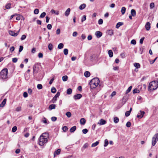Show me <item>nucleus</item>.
I'll use <instances>...</instances> for the list:
<instances>
[{"mask_svg":"<svg viewBox=\"0 0 158 158\" xmlns=\"http://www.w3.org/2000/svg\"><path fill=\"white\" fill-rule=\"evenodd\" d=\"M6 99H4L2 102L0 104V107H3L6 104Z\"/></svg>","mask_w":158,"mask_h":158,"instance_id":"obj_15","label":"nucleus"},{"mask_svg":"<svg viewBox=\"0 0 158 158\" xmlns=\"http://www.w3.org/2000/svg\"><path fill=\"white\" fill-rule=\"evenodd\" d=\"M56 91V89L55 87H52L51 89V92L52 93H55Z\"/></svg>","mask_w":158,"mask_h":158,"instance_id":"obj_38","label":"nucleus"},{"mask_svg":"<svg viewBox=\"0 0 158 158\" xmlns=\"http://www.w3.org/2000/svg\"><path fill=\"white\" fill-rule=\"evenodd\" d=\"M64 47V45L63 44L61 43L59 44L58 46V48L59 49H61L63 48Z\"/></svg>","mask_w":158,"mask_h":158,"instance_id":"obj_32","label":"nucleus"},{"mask_svg":"<svg viewBox=\"0 0 158 158\" xmlns=\"http://www.w3.org/2000/svg\"><path fill=\"white\" fill-rule=\"evenodd\" d=\"M42 122L45 123H47V119L45 118L44 117V118L42 120Z\"/></svg>","mask_w":158,"mask_h":158,"instance_id":"obj_59","label":"nucleus"},{"mask_svg":"<svg viewBox=\"0 0 158 158\" xmlns=\"http://www.w3.org/2000/svg\"><path fill=\"white\" fill-rule=\"evenodd\" d=\"M64 53L65 55H67L68 53V50L67 49L65 48L64 50Z\"/></svg>","mask_w":158,"mask_h":158,"instance_id":"obj_41","label":"nucleus"},{"mask_svg":"<svg viewBox=\"0 0 158 158\" xmlns=\"http://www.w3.org/2000/svg\"><path fill=\"white\" fill-rule=\"evenodd\" d=\"M99 82V80L98 78L96 77L93 78L90 82L89 85L91 89L96 88L98 85Z\"/></svg>","mask_w":158,"mask_h":158,"instance_id":"obj_2","label":"nucleus"},{"mask_svg":"<svg viewBox=\"0 0 158 158\" xmlns=\"http://www.w3.org/2000/svg\"><path fill=\"white\" fill-rule=\"evenodd\" d=\"M119 121V118L117 117H115L114 119V122L115 123H117Z\"/></svg>","mask_w":158,"mask_h":158,"instance_id":"obj_33","label":"nucleus"},{"mask_svg":"<svg viewBox=\"0 0 158 158\" xmlns=\"http://www.w3.org/2000/svg\"><path fill=\"white\" fill-rule=\"evenodd\" d=\"M77 35V33L76 31H74L73 33V36L74 37H76Z\"/></svg>","mask_w":158,"mask_h":158,"instance_id":"obj_63","label":"nucleus"},{"mask_svg":"<svg viewBox=\"0 0 158 158\" xmlns=\"http://www.w3.org/2000/svg\"><path fill=\"white\" fill-rule=\"evenodd\" d=\"M103 20L102 19H100L98 21V23L99 24H102L103 23Z\"/></svg>","mask_w":158,"mask_h":158,"instance_id":"obj_52","label":"nucleus"},{"mask_svg":"<svg viewBox=\"0 0 158 158\" xmlns=\"http://www.w3.org/2000/svg\"><path fill=\"white\" fill-rule=\"evenodd\" d=\"M81 97L82 95L80 94H77L73 96V98L75 100L81 98Z\"/></svg>","mask_w":158,"mask_h":158,"instance_id":"obj_10","label":"nucleus"},{"mask_svg":"<svg viewBox=\"0 0 158 158\" xmlns=\"http://www.w3.org/2000/svg\"><path fill=\"white\" fill-rule=\"evenodd\" d=\"M130 111H127L125 113V115L126 117H128L130 115Z\"/></svg>","mask_w":158,"mask_h":158,"instance_id":"obj_51","label":"nucleus"},{"mask_svg":"<svg viewBox=\"0 0 158 158\" xmlns=\"http://www.w3.org/2000/svg\"><path fill=\"white\" fill-rule=\"evenodd\" d=\"M154 3L153 2H152L150 4V7L151 9H152L154 7Z\"/></svg>","mask_w":158,"mask_h":158,"instance_id":"obj_46","label":"nucleus"},{"mask_svg":"<svg viewBox=\"0 0 158 158\" xmlns=\"http://www.w3.org/2000/svg\"><path fill=\"white\" fill-rule=\"evenodd\" d=\"M106 121L102 119H101L100 120L99 122L98 123V124H99L100 125H103L106 123Z\"/></svg>","mask_w":158,"mask_h":158,"instance_id":"obj_13","label":"nucleus"},{"mask_svg":"<svg viewBox=\"0 0 158 158\" xmlns=\"http://www.w3.org/2000/svg\"><path fill=\"white\" fill-rule=\"evenodd\" d=\"M145 27L147 31H149L150 29L151 26L150 23L149 22H147L145 25Z\"/></svg>","mask_w":158,"mask_h":158,"instance_id":"obj_12","label":"nucleus"},{"mask_svg":"<svg viewBox=\"0 0 158 158\" xmlns=\"http://www.w3.org/2000/svg\"><path fill=\"white\" fill-rule=\"evenodd\" d=\"M48 48L50 50H52L53 49V46L52 44L50 43L48 45Z\"/></svg>","mask_w":158,"mask_h":158,"instance_id":"obj_35","label":"nucleus"},{"mask_svg":"<svg viewBox=\"0 0 158 158\" xmlns=\"http://www.w3.org/2000/svg\"><path fill=\"white\" fill-rule=\"evenodd\" d=\"M33 73L34 74H36L38 73L39 70V65L38 64H35L33 67Z\"/></svg>","mask_w":158,"mask_h":158,"instance_id":"obj_6","label":"nucleus"},{"mask_svg":"<svg viewBox=\"0 0 158 158\" xmlns=\"http://www.w3.org/2000/svg\"><path fill=\"white\" fill-rule=\"evenodd\" d=\"M131 43L132 44L135 45L136 44V41L135 40H131Z\"/></svg>","mask_w":158,"mask_h":158,"instance_id":"obj_55","label":"nucleus"},{"mask_svg":"<svg viewBox=\"0 0 158 158\" xmlns=\"http://www.w3.org/2000/svg\"><path fill=\"white\" fill-rule=\"evenodd\" d=\"M123 24L122 22H118L117 23L116 26V27L117 28H118L120 26L122 25Z\"/></svg>","mask_w":158,"mask_h":158,"instance_id":"obj_27","label":"nucleus"},{"mask_svg":"<svg viewBox=\"0 0 158 158\" xmlns=\"http://www.w3.org/2000/svg\"><path fill=\"white\" fill-rule=\"evenodd\" d=\"M46 14L45 12H43L40 15V18H43L46 15Z\"/></svg>","mask_w":158,"mask_h":158,"instance_id":"obj_37","label":"nucleus"},{"mask_svg":"<svg viewBox=\"0 0 158 158\" xmlns=\"http://www.w3.org/2000/svg\"><path fill=\"white\" fill-rule=\"evenodd\" d=\"M132 87V86H131L130 87H128L127 90H126V94H127L129 92H130L131 89Z\"/></svg>","mask_w":158,"mask_h":158,"instance_id":"obj_36","label":"nucleus"},{"mask_svg":"<svg viewBox=\"0 0 158 158\" xmlns=\"http://www.w3.org/2000/svg\"><path fill=\"white\" fill-rule=\"evenodd\" d=\"M158 86V82L156 81H153L149 83L148 86V89L149 88L150 90H154L156 89Z\"/></svg>","mask_w":158,"mask_h":158,"instance_id":"obj_3","label":"nucleus"},{"mask_svg":"<svg viewBox=\"0 0 158 158\" xmlns=\"http://www.w3.org/2000/svg\"><path fill=\"white\" fill-rule=\"evenodd\" d=\"M17 129V127L15 126L13 127V128L12 129V131L13 132H15L16 131Z\"/></svg>","mask_w":158,"mask_h":158,"instance_id":"obj_43","label":"nucleus"},{"mask_svg":"<svg viewBox=\"0 0 158 158\" xmlns=\"http://www.w3.org/2000/svg\"><path fill=\"white\" fill-rule=\"evenodd\" d=\"M108 53L110 57H112L113 56V52L111 50H109L108 51Z\"/></svg>","mask_w":158,"mask_h":158,"instance_id":"obj_29","label":"nucleus"},{"mask_svg":"<svg viewBox=\"0 0 158 158\" xmlns=\"http://www.w3.org/2000/svg\"><path fill=\"white\" fill-rule=\"evenodd\" d=\"M26 37V35H23L21 36V40H24L25 39Z\"/></svg>","mask_w":158,"mask_h":158,"instance_id":"obj_50","label":"nucleus"},{"mask_svg":"<svg viewBox=\"0 0 158 158\" xmlns=\"http://www.w3.org/2000/svg\"><path fill=\"white\" fill-rule=\"evenodd\" d=\"M62 130L66 132L68 130V128L66 126H64L62 127Z\"/></svg>","mask_w":158,"mask_h":158,"instance_id":"obj_48","label":"nucleus"},{"mask_svg":"<svg viewBox=\"0 0 158 158\" xmlns=\"http://www.w3.org/2000/svg\"><path fill=\"white\" fill-rule=\"evenodd\" d=\"M34 13L35 14H38L39 13V10L38 9H35L34 11Z\"/></svg>","mask_w":158,"mask_h":158,"instance_id":"obj_47","label":"nucleus"},{"mask_svg":"<svg viewBox=\"0 0 158 158\" xmlns=\"http://www.w3.org/2000/svg\"><path fill=\"white\" fill-rule=\"evenodd\" d=\"M158 140V133L155 134L152 138V145L154 146Z\"/></svg>","mask_w":158,"mask_h":158,"instance_id":"obj_5","label":"nucleus"},{"mask_svg":"<svg viewBox=\"0 0 158 158\" xmlns=\"http://www.w3.org/2000/svg\"><path fill=\"white\" fill-rule=\"evenodd\" d=\"M68 77L67 76H64L62 77V80L63 81H65L68 80Z\"/></svg>","mask_w":158,"mask_h":158,"instance_id":"obj_34","label":"nucleus"},{"mask_svg":"<svg viewBox=\"0 0 158 158\" xmlns=\"http://www.w3.org/2000/svg\"><path fill=\"white\" fill-rule=\"evenodd\" d=\"M144 37H143L142 38H141L140 40V41H139V42H140V43L141 44H143V41L144 40Z\"/></svg>","mask_w":158,"mask_h":158,"instance_id":"obj_62","label":"nucleus"},{"mask_svg":"<svg viewBox=\"0 0 158 158\" xmlns=\"http://www.w3.org/2000/svg\"><path fill=\"white\" fill-rule=\"evenodd\" d=\"M49 138V134L48 133L45 132L43 133L39 139V144L40 146H43L46 143Z\"/></svg>","mask_w":158,"mask_h":158,"instance_id":"obj_1","label":"nucleus"},{"mask_svg":"<svg viewBox=\"0 0 158 158\" xmlns=\"http://www.w3.org/2000/svg\"><path fill=\"white\" fill-rule=\"evenodd\" d=\"M77 127L76 126H74L72 127L70 129V131L71 133H73L76 130Z\"/></svg>","mask_w":158,"mask_h":158,"instance_id":"obj_19","label":"nucleus"},{"mask_svg":"<svg viewBox=\"0 0 158 158\" xmlns=\"http://www.w3.org/2000/svg\"><path fill=\"white\" fill-rule=\"evenodd\" d=\"M57 119V118L55 117H52L51 118V120L52 121H55Z\"/></svg>","mask_w":158,"mask_h":158,"instance_id":"obj_54","label":"nucleus"},{"mask_svg":"<svg viewBox=\"0 0 158 158\" xmlns=\"http://www.w3.org/2000/svg\"><path fill=\"white\" fill-rule=\"evenodd\" d=\"M23 97H24V98H26L28 96V94L26 92H24V93H23Z\"/></svg>","mask_w":158,"mask_h":158,"instance_id":"obj_64","label":"nucleus"},{"mask_svg":"<svg viewBox=\"0 0 158 158\" xmlns=\"http://www.w3.org/2000/svg\"><path fill=\"white\" fill-rule=\"evenodd\" d=\"M99 143V142L98 141H97L93 143L91 145L92 147H95L98 145Z\"/></svg>","mask_w":158,"mask_h":158,"instance_id":"obj_25","label":"nucleus"},{"mask_svg":"<svg viewBox=\"0 0 158 158\" xmlns=\"http://www.w3.org/2000/svg\"><path fill=\"white\" fill-rule=\"evenodd\" d=\"M131 14L132 16L134 17L136 15V11L135 10L132 9L131 10Z\"/></svg>","mask_w":158,"mask_h":158,"instance_id":"obj_22","label":"nucleus"},{"mask_svg":"<svg viewBox=\"0 0 158 158\" xmlns=\"http://www.w3.org/2000/svg\"><path fill=\"white\" fill-rule=\"evenodd\" d=\"M8 73V69H2L0 73L1 78L3 79H5L7 78Z\"/></svg>","mask_w":158,"mask_h":158,"instance_id":"obj_4","label":"nucleus"},{"mask_svg":"<svg viewBox=\"0 0 158 158\" xmlns=\"http://www.w3.org/2000/svg\"><path fill=\"white\" fill-rule=\"evenodd\" d=\"M86 19V17L85 15H83V17L81 19V22H83Z\"/></svg>","mask_w":158,"mask_h":158,"instance_id":"obj_61","label":"nucleus"},{"mask_svg":"<svg viewBox=\"0 0 158 158\" xmlns=\"http://www.w3.org/2000/svg\"><path fill=\"white\" fill-rule=\"evenodd\" d=\"M70 11V8H68L66 10V11L65 13V15L66 16H68L69 14Z\"/></svg>","mask_w":158,"mask_h":158,"instance_id":"obj_21","label":"nucleus"},{"mask_svg":"<svg viewBox=\"0 0 158 158\" xmlns=\"http://www.w3.org/2000/svg\"><path fill=\"white\" fill-rule=\"evenodd\" d=\"M134 65L137 69L139 68L140 67V65L139 63H135L134 64Z\"/></svg>","mask_w":158,"mask_h":158,"instance_id":"obj_30","label":"nucleus"},{"mask_svg":"<svg viewBox=\"0 0 158 158\" xmlns=\"http://www.w3.org/2000/svg\"><path fill=\"white\" fill-rule=\"evenodd\" d=\"M108 144V142L107 139H106L104 141V147H106Z\"/></svg>","mask_w":158,"mask_h":158,"instance_id":"obj_39","label":"nucleus"},{"mask_svg":"<svg viewBox=\"0 0 158 158\" xmlns=\"http://www.w3.org/2000/svg\"><path fill=\"white\" fill-rule=\"evenodd\" d=\"M28 92L29 94H31L32 92V90L30 88L28 89Z\"/></svg>","mask_w":158,"mask_h":158,"instance_id":"obj_60","label":"nucleus"},{"mask_svg":"<svg viewBox=\"0 0 158 158\" xmlns=\"http://www.w3.org/2000/svg\"><path fill=\"white\" fill-rule=\"evenodd\" d=\"M126 8L125 7H123L121 10V12L122 15H124L126 11Z\"/></svg>","mask_w":158,"mask_h":158,"instance_id":"obj_26","label":"nucleus"},{"mask_svg":"<svg viewBox=\"0 0 158 158\" xmlns=\"http://www.w3.org/2000/svg\"><path fill=\"white\" fill-rule=\"evenodd\" d=\"M51 12H52V13H55L56 15H58L59 14V12L58 11H56L53 9L51 10Z\"/></svg>","mask_w":158,"mask_h":158,"instance_id":"obj_42","label":"nucleus"},{"mask_svg":"<svg viewBox=\"0 0 158 158\" xmlns=\"http://www.w3.org/2000/svg\"><path fill=\"white\" fill-rule=\"evenodd\" d=\"M85 120L84 118H81L80 120V123L81 124L84 125L85 123Z\"/></svg>","mask_w":158,"mask_h":158,"instance_id":"obj_20","label":"nucleus"},{"mask_svg":"<svg viewBox=\"0 0 158 158\" xmlns=\"http://www.w3.org/2000/svg\"><path fill=\"white\" fill-rule=\"evenodd\" d=\"M56 107V105L55 104H51L49 106L48 109L49 110H52L55 109Z\"/></svg>","mask_w":158,"mask_h":158,"instance_id":"obj_17","label":"nucleus"},{"mask_svg":"<svg viewBox=\"0 0 158 158\" xmlns=\"http://www.w3.org/2000/svg\"><path fill=\"white\" fill-rule=\"evenodd\" d=\"M18 60V59L17 58H14L12 59V61L14 63H16Z\"/></svg>","mask_w":158,"mask_h":158,"instance_id":"obj_56","label":"nucleus"},{"mask_svg":"<svg viewBox=\"0 0 158 158\" xmlns=\"http://www.w3.org/2000/svg\"><path fill=\"white\" fill-rule=\"evenodd\" d=\"M131 123L130 122H128L126 123V126L128 127H130Z\"/></svg>","mask_w":158,"mask_h":158,"instance_id":"obj_57","label":"nucleus"},{"mask_svg":"<svg viewBox=\"0 0 158 158\" xmlns=\"http://www.w3.org/2000/svg\"><path fill=\"white\" fill-rule=\"evenodd\" d=\"M65 114L68 118H70L71 116V114L70 112L68 111Z\"/></svg>","mask_w":158,"mask_h":158,"instance_id":"obj_40","label":"nucleus"},{"mask_svg":"<svg viewBox=\"0 0 158 158\" xmlns=\"http://www.w3.org/2000/svg\"><path fill=\"white\" fill-rule=\"evenodd\" d=\"M17 16L16 17V19L17 20H19L21 19V17L22 16L21 15L17 14V15H16Z\"/></svg>","mask_w":158,"mask_h":158,"instance_id":"obj_44","label":"nucleus"},{"mask_svg":"<svg viewBox=\"0 0 158 158\" xmlns=\"http://www.w3.org/2000/svg\"><path fill=\"white\" fill-rule=\"evenodd\" d=\"M72 89L71 88H69L67 90L66 93L68 94H70L72 93Z\"/></svg>","mask_w":158,"mask_h":158,"instance_id":"obj_31","label":"nucleus"},{"mask_svg":"<svg viewBox=\"0 0 158 158\" xmlns=\"http://www.w3.org/2000/svg\"><path fill=\"white\" fill-rule=\"evenodd\" d=\"M86 5L85 4H82L79 7V9L80 10H82L86 7Z\"/></svg>","mask_w":158,"mask_h":158,"instance_id":"obj_16","label":"nucleus"},{"mask_svg":"<svg viewBox=\"0 0 158 158\" xmlns=\"http://www.w3.org/2000/svg\"><path fill=\"white\" fill-rule=\"evenodd\" d=\"M19 30L18 32L15 33L14 31H9V33L10 35L14 36H16L18 34V33L19 32Z\"/></svg>","mask_w":158,"mask_h":158,"instance_id":"obj_9","label":"nucleus"},{"mask_svg":"<svg viewBox=\"0 0 158 158\" xmlns=\"http://www.w3.org/2000/svg\"><path fill=\"white\" fill-rule=\"evenodd\" d=\"M11 4L10 3L7 4L6 6V8L7 9H9L10 8Z\"/></svg>","mask_w":158,"mask_h":158,"instance_id":"obj_49","label":"nucleus"},{"mask_svg":"<svg viewBox=\"0 0 158 158\" xmlns=\"http://www.w3.org/2000/svg\"><path fill=\"white\" fill-rule=\"evenodd\" d=\"M47 28L49 30H50L52 28V26L51 24H48L47 26Z\"/></svg>","mask_w":158,"mask_h":158,"instance_id":"obj_58","label":"nucleus"},{"mask_svg":"<svg viewBox=\"0 0 158 158\" xmlns=\"http://www.w3.org/2000/svg\"><path fill=\"white\" fill-rule=\"evenodd\" d=\"M61 150L60 149H59L56 151H55L54 153V157H55L56 155H58L60 154Z\"/></svg>","mask_w":158,"mask_h":158,"instance_id":"obj_18","label":"nucleus"},{"mask_svg":"<svg viewBox=\"0 0 158 158\" xmlns=\"http://www.w3.org/2000/svg\"><path fill=\"white\" fill-rule=\"evenodd\" d=\"M95 35L97 38H99L102 35V33L100 31H97L95 32Z\"/></svg>","mask_w":158,"mask_h":158,"instance_id":"obj_14","label":"nucleus"},{"mask_svg":"<svg viewBox=\"0 0 158 158\" xmlns=\"http://www.w3.org/2000/svg\"><path fill=\"white\" fill-rule=\"evenodd\" d=\"M88 144L87 143H85L83 146L82 148H81V150L82 151L84 150L85 148H88Z\"/></svg>","mask_w":158,"mask_h":158,"instance_id":"obj_24","label":"nucleus"},{"mask_svg":"<svg viewBox=\"0 0 158 158\" xmlns=\"http://www.w3.org/2000/svg\"><path fill=\"white\" fill-rule=\"evenodd\" d=\"M37 88L39 89H41L43 88L42 85L40 84H38L37 85Z\"/></svg>","mask_w":158,"mask_h":158,"instance_id":"obj_45","label":"nucleus"},{"mask_svg":"<svg viewBox=\"0 0 158 158\" xmlns=\"http://www.w3.org/2000/svg\"><path fill=\"white\" fill-rule=\"evenodd\" d=\"M82 132L84 134H85L87 133L88 131L86 129H84L82 130Z\"/></svg>","mask_w":158,"mask_h":158,"instance_id":"obj_53","label":"nucleus"},{"mask_svg":"<svg viewBox=\"0 0 158 158\" xmlns=\"http://www.w3.org/2000/svg\"><path fill=\"white\" fill-rule=\"evenodd\" d=\"M107 34L110 35H112L113 34V31L112 30H110L107 31Z\"/></svg>","mask_w":158,"mask_h":158,"instance_id":"obj_28","label":"nucleus"},{"mask_svg":"<svg viewBox=\"0 0 158 158\" xmlns=\"http://www.w3.org/2000/svg\"><path fill=\"white\" fill-rule=\"evenodd\" d=\"M90 73L89 71H85L84 73V75L86 77H89L90 76Z\"/></svg>","mask_w":158,"mask_h":158,"instance_id":"obj_23","label":"nucleus"},{"mask_svg":"<svg viewBox=\"0 0 158 158\" xmlns=\"http://www.w3.org/2000/svg\"><path fill=\"white\" fill-rule=\"evenodd\" d=\"M60 92L58 91L52 99V102L53 103H55L56 101L57 100V98L59 97V96L60 95Z\"/></svg>","mask_w":158,"mask_h":158,"instance_id":"obj_7","label":"nucleus"},{"mask_svg":"<svg viewBox=\"0 0 158 158\" xmlns=\"http://www.w3.org/2000/svg\"><path fill=\"white\" fill-rule=\"evenodd\" d=\"M127 101V98H125V97H123L122 99V101L121 102V105L119 106H118L117 108H120Z\"/></svg>","mask_w":158,"mask_h":158,"instance_id":"obj_8","label":"nucleus"},{"mask_svg":"<svg viewBox=\"0 0 158 158\" xmlns=\"http://www.w3.org/2000/svg\"><path fill=\"white\" fill-rule=\"evenodd\" d=\"M144 113L145 112L144 111H140V113H139L137 115V118H142L143 116Z\"/></svg>","mask_w":158,"mask_h":158,"instance_id":"obj_11","label":"nucleus"}]
</instances>
